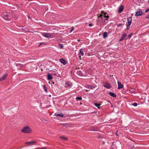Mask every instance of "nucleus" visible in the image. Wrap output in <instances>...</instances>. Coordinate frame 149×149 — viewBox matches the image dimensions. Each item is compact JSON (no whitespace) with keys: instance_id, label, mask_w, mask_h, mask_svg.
Here are the masks:
<instances>
[{"instance_id":"nucleus-1","label":"nucleus","mask_w":149,"mask_h":149,"mask_svg":"<svg viewBox=\"0 0 149 149\" xmlns=\"http://www.w3.org/2000/svg\"><path fill=\"white\" fill-rule=\"evenodd\" d=\"M21 131L23 133H29L32 132V130L30 127L26 126L24 127L22 129Z\"/></svg>"},{"instance_id":"nucleus-2","label":"nucleus","mask_w":149,"mask_h":149,"mask_svg":"<svg viewBox=\"0 0 149 149\" xmlns=\"http://www.w3.org/2000/svg\"><path fill=\"white\" fill-rule=\"evenodd\" d=\"M42 35L43 36L47 38H53L54 37V36L52 35V34L50 33H43Z\"/></svg>"},{"instance_id":"nucleus-3","label":"nucleus","mask_w":149,"mask_h":149,"mask_svg":"<svg viewBox=\"0 0 149 149\" xmlns=\"http://www.w3.org/2000/svg\"><path fill=\"white\" fill-rule=\"evenodd\" d=\"M4 18L6 20H9L10 19L9 14L7 12L4 13H3Z\"/></svg>"},{"instance_id":"nucleus-4","label":"nucleus","mask_w":149,"mask_h":149,"mask_svg":"<svg viewBox=\"0 0 149 149\" xmlns=\"http://www.w3.org/2000/svg\"><path fill=\"white\" fill-rule=\"evenodd\" d=\"M101 13H102V14L101 15H100V16H98V17H100V18L101 17V18H102V16L103 17H104L105 18L109 17V16L108 15L107 16V15H106L107 13H105L104 12H103V11H102Z\"/></svg>"},{"instance_id":"nucleus-5","label":"nucleus","mask_w":149,"mask_h":149,"mask_svg":"<svg viewBox=\"0 0 149 149\" xmlns=\"http://www.w3.org/2000/svg\"><path fill=\"white\" fill-rule=\"evenodd\" d=\"M36 143V141H33L29 142H26L25 143V144L27 145H32L35 144Z\"/></svg>"},{"instance_id":"nucleus-6","label":"nucleus","mask_w":149,"mask_h":149,"mask_svg":"<svg viewBox=\"0 0 149 149\" xmlns=\"http://www.w3.org/2000/svg\"><path fill=\"white\" fill-rule=\"evenodd\" d=\"M84 54V53H83V49H81L79 50V57L80 59H81V56H83Z\"/></svg>"},{"instance_id":"nucleus-7","label":"nucleus","mask_w":149,"mask_h":149,"mask_svg":"<svg viewBox=\"0 0 149 149\" xmlns=\"http://www.w3.org/2000/svg\"><path fill=\"white\" fill-rule=\"evenodd\" d=\"M104 86L107 88H110L111 86L109 83H106L104 84Z\"/></svg>"},{"instance_id":"nucleus-8","label":"nucleus","mask_w":149,"mask_h":149,"mask_svg":"<svg viewBox=\"0 0 149 149\" xmlns=\"http://www.w3.org/2000/svg\"><path fill=\"white\" fill-rule=\"evenodd\" d=\"M124 9V6L123 5H121L118 8V12L119 13H121Z\"/></svg>"},{"instance_id":"nucleus-9","label":"nucleus","mask_w":149,"mask_h":149,"mask_svg":"<svg viewBox=\"0 0 149 149\" xmlns=\"http://www.w3.org/2000/svg\"><path fill=\"white\" fill-rule=\"evenodd\" d=\"M7 74L6 73L4 74L2 77H0L1 81H2L5 80L6 77H7Z\"/></svg>"},{"instance_id":"nucleus-10","label":"nucleus","mask_w":149,"mask_h":149,"mask_svg":"<svg viewBox=\"0 0 149 149\" xmlns=\"http://www.w3.org/2000/svg\"><path fill=\"white\" fill-rule=\"evenodd\" d=\"M59 61L61 63H63L64 65H65L67 63L65 59L63 58L60 59Z\"/></svg>"},{"instance_id":"nucleus-11","label":"nucleus","mask_w":149,"mask_h":149,"mask_svg":"<svg viewBox=\"0 0 149 149\" xmlns=\"http://www.w3.org/2000/svg\"><path fill=\"white\" fill-rule=\"evenodd\" d=\"M118 89H120L123 88V86L119 81H118Z\"/></svg>"},{"instance_id":"nucleus-12","label":"nucleus","mask_w":149,"mask_h":149,"mask_svg":"<svg viewBox=\"0 0 149 149\" xmlns=\"http://www.w3.org/2000/svg\"><path fill=\"white\" fill-rule=\"evenodd\" d=\"M132 17H128L127 18V20L128 22V24H129V25H130L131 23L132 22Z\"/></svg>"},{"instance_id":"nucleus-13","label":"nucleus","mask_w":149,"mask_h":149,"mask_svg":"<svg viewBox=\"0 0 149 149\" xmlns=\"http://www.w3.org/2000/svg\"><path fill=\"white\" fill-rule=\"evenodd\" d=\"M72 85V84L70 82H66L65 84V87H70Z\"/></svg>"},{"instance_id":"nucleus-14","label":"nucleus","mask_w":149,"mask_h":149,"mask_svg":"<svg viewBox=\"0 0 149 149\" xmlns=\"http://www.w3.org/2000/svg\"><path fill=\"white\" fill-rule=\"evenodd\" d=\"M86 87L90 89H92L95 88V86H93L92 85H87Z\"/></svg>"},{"instance_id":"nucleus-15","label":"nucleus","mask_w":149,"mask_h":149,"mask_svg":"<svg viewBox=\"0 0 149 149\" xmlns=\"http://www.w3.org/2000/svg\"><path fill=\"white\" fill-rule=\"evenodd\" d=\"M47 79L48 80H51L52 79V77L51 74L49 73L47 74Z\"/></svg>"},{"instance_id":"nucleus-16","label":"nucleus","mask_w":149,"mask_h":149,"mask_svg":"<svg viewBox=\"0 0 149 149\" xmlns=\"http://www.w3.org/2000/svg\"><path fill=\"white\" fill-rule=\"evenodd\" d=\"M54 115L57 116H61L62 117H63V115L62 113H56L54 114Z\"/></svg>"},{"instance_id":"nucleus-17","label":"nucleus","mask_w":149,"mask_h":149,"mask_svg":"<svg viewBox=\"0 0 149 149\" xmlns=\"http://www.w3.org/2000/svg\"><path fill=\"white\" fill-rule=\"evenodd\" d=\"M143 13L142 12L139 11L137 12L136 13V15L137 16H141L142 15Z\"/></svg>"},{"instance_id":"nucleus-18","label":"nucleus","mask_w":149,"mask_h":149,"mask_svg":"<svg viewBox=\"0 0 149 149\" xmlns=\"http://www.w3.org/2000/svg\"><path fill=\"white\" fill-rule=\"evenodd\" d=\"M109 94L111 96L113 97H116V95L112 92H110L109 93Z\"/></svg>"},{"instance_id":"nucleus-19","label":"nucleus","mask_w":149,"mask_h":149,"mask_svg":"<svg viewBox=\"0 0 149 149\" xmlns=\"http://www.w3.org/2000/svg\"><path fill=\"white\" fill-rule=\"evenodd\" d=\"M108 36L107 33L106 32H105L103 33V38H106Z\"/></svg>"},{"instance_id":"nucleus-20","label":"nucleus","mask_w":149,"mask_h":149,"mask_svg":"<svg viewBox=\"0 0 149 149\" xmlns=\"http://www.w3.org/2000/svg\"><path fill=\"white\" fill-rule=\"evenodd\" d=\"M77 74L79 76H81L82 74V72L81 71H79L77 72Z\"/></svg>"},{"instance_id":"nucleus-21","label":"nucleus","mask_w":149,"mask_h":149,"mask_svg":"<svg viewBox=\"0 0 149 149\" xmlns=\"http://www.w3.org/2000/svg\"><path fill=\"white\" fill-rule=\"evenodd\" d=\"M60 138L64 141L66 140L67 139V138L66 137L62 136L60 137Z\"/></svg>"},{"instance_id":"nucleus-22","label":"nucleus","mask_w":149,"mask_h":149,"mask_svg":"<svg viewBox=\"0 0 149 149\" xmlns=\"http://www.w3.org/2000/svg\"><path fill=\"white\" fill-rule=\"evenodd\" d=\"M58 47L59 48H60V49H63V45L61 44H59Z\"/></svg>"},{"instance_id":"nucleus-23","label":"nucleus","mask_w":149,"mask_h":149,"mask_svg":"<svg viewBox=\"0 0 149 149\" xmlns=\"http://www.w3.org/2000/svg\"><path fill=\"white\" fill-rule=\"evenodd\" d=\"M127 34L126 33H124L123 36H122V38L123 39H124L126 37V36H127Z\"/></svg>"},{"instance_id":"nucleus-24","label":"nucleus","mask_w":149,"mask_h":149,"mask_svg":"<svg viewBox=\"0 0 149 149\" xmlns=\"http://www.w3.org/2000/svg\"><path fill=\"white\" fill-rule=\"evenodd\" d=\"M95 106L97 107L98 108H99L100 104L97 103H95Z\"/></svg>"},{"instance_id":"nucleus-25","label":"nucleus","mask_w":149,"mask_h":149,"mask_svg":"<svg viewBox=\"0 0 149 149\" xmlns=\"http://www.w3.org/2000/svg\"><path fill=\"white\" fill-rule=\"evenodd\" d=\"M76 99L77 100H81L82 99V98L81 97H77L76 98Z\"/></svg>"},{"instance_id":"nucleus-26","label":"nucleus","mask_w":149,"mask_h":149,"mask_svg":"<svg viewBox=\"0 0 149 149\" xmlns=\"http://www.w3.org/2000/svg\"><path fill=\"white\" fill-rule=\"evenodd\" d=\"M43 88H44V89L45 90V91L46 92H47V89L46 88V87H45V86L44 85H43Z\"/></svg>"},{"instance_id":"nucleus-27","label":"nucleus","mask_w":149,"mask_h":149,"mask_svg":"<svg viewBox=\"0 0 149 149\" xmlns=\"http://www.w3.org/2000/svg\"><path fill=\"white\" fill-rule=\"evenodd\" d=\"M132 105L134 107H136L137 106V104L136 103H133Z\"/></svg>"},{"instance_id":"nucleus-28","label":"nucleus","mask_w":149,"mask_h":149,"mask_svg":"<svg viewBox=\"0 0 149 149\" xmlns=\"http://www.w3.org/2000/svg\"><path fill=\"white\" fill-rule=\"evenodd\" d=\"M17 66H21V67H22V66H23V65L22 64L19 63V64H17Z\"/></svg>"},{"instance_id":"nucleus-29","label":"nucleus","mask_w":149,"mask_h":149,"mask_svg":"<svg viewBox=\"0 0 149 149\" xmlns=\"http://www.w3.org/2000/svg\"><path fill=\"white\" fill-rule=\"evenodd\" d=\"M130 91L132 92V93H134V90L132 88H131L130 89Z\"/></svg>"},{"instance_id":"nucleus-30","label":"nucleus","mask_w":149,"mask_h":149,"mask_svg":"<svg viewBox=\"0 0 149 149\" xmlns=\"http://www.w3.org/2000/svg\"><path fill=\"white\" fill-rule=\"evenodd\" d=\"M72 29L70 31V33H71V32H72V31H73L74 30V28L73 27H72Z\"/></svg>"},{"instance_id":"nucleus-31","label":"nucleus","mask_w":149,"mask_h":149,"mask_svg":"<svg viewBox=\"0 0 149 149\" xmlns=\"http://www.w3.org/2000/svg\"><path fill=\"white\" fill-rule=\"evenodd\" d=\"M149 11V8L148 9H147L145 11V13H147V12H148V11Z\"/></svg>"},{"instance_id":"nucleus-32","label":"nucleus","mask_w":149,"mask_h":149,"mask_svg":"<svg viewBox=\"0 0 149 149\" xmlns=\"http://www.w3.org/2000/svg\"><path fill=\"white\" fill-rule=\"evenodd\" d=\"M132 33H131L130 34V35H128V37L130 38H131V36L132 35Z\"/></svg>"},{"instance_id":"nucleus-33","label":"nucleus","mask_w":149,"mask_h":149,"mask_svg":"<svg viewBox=\"0 0 149 149\" xmlns=\"http://www.w3.org/2000/svg\"><path fill=\"white\" fill-rule=\"evenodd\" d=\"M130 25H129V24H128V25L127 26V29H129L130 28Z\"/></svg>"},{"instance_id":"nucleus-34","label":"nucleus","mask_w":149,"mask_h":149,"mask_svg":"<svg viewBox=\"0 0 149 149\" xmlns=\"http://www.w3.org/2000/svg\"><path fill=\"white\" fill-rule=\"evenodd\" d=\"M123 39L122 38L121 39H120L119 40V41H121L122 40H123Z\"/></svg>"},{"instance_id":"nucleus-35","label":"nucleus","mask_w":149,"mask_h":149,"mask_svg":"<svg viewBox=\"0 0 149 149\" xmlns=\"http://www.w3.org/2000/svg\"><path fill=\"white\" fill-rule=\"evenodd\" d=\"M93 25L91 23L89 24V26H91Z\"/></svg>"},{"instance_id":"nucleus-36","label":"nucleus","mask_w":149,"mask_h":149,"mask_svg":"<svg viewBox=\"0 0 149 149\" xmlns=\"http://www.w3.org/2000/svg\"><path fill=\"white\" fill-rule=\"evenodd\" d=\"M146 18L149 19V15L146 17Z\"/></svg>"},{"instance_id":"nucleus-37","label":"nucleus","mask_w":149,"mask_h":149,"mask_svg":"<svg viewBox=\"0 0 149 149\" xmlns=\"http://www.w3.org/2000/svg\"><path fill=\"white\" fill-rule=\"evenodd\" d=\"M46 149V148L45 147H42V148L41 149Z\"/></svg>"},{"instance_id":"nucleus-38","label":"nucleus","mask_w":149,"mask_h":149,"mask_svg":"<svg viewBox=\"0 0 149 149\" xmlns=\"http://www.w3.org/2000/svg\"><path fill=\"white\" fill-rule=\"evenodd\" d=\"M43 44L42 43H40V45L38 46H39L41 45L42 44Z\"/></svg>"},{"instance_id":"nucleus-39","label":"nucleus","mask_w":149,"mask_h":149,"mask_svg":"<svg viewBox=\"0 0 149 149\" xmlns=\"http://www.w3.org/2000/svg\"><path fill=\"white\" fill-rule=\"evenodd\" d=\"M77 41H78V42H79L80 41V40H77Z\"/></svg>"},{"instance_id":"nucleus-40","label":"nucleus","mask_w":149,"mask_h":149,"mask_svg":"<svg viewBox=\"0 0 149 149\" xmlns=\"http://www.w3.org/2000/svg\"><path fill=\"white\" fill-rule=\"evenodd\" d=\"M88 91V90H86V91Z\"/></svg>"},{"instance_id":"nucleus-41","label":"nucleus","mask_w":149,"mask_h":149,"mask_svg":"<svg viewBox=\"0 0 149 149\" xmlns=\"http://www.w3.org/2000/svg\"><path fill=\"white\" fill-rule=\"evenodd\" d=\"M116 135H117V134L116 133Z\"/></svg>"},{"instance_id":"nucleus-42","label":"nucleus","mask_w":149,"mask_h":149,"mask_svg":"<svg viewBox=\"0 0 149 149\" xmlns=\"http://www.w3.org/2000/svg\"><path fill=\"white\" fill-rule=\"evenodd\" d=\"M49 96L50 97V96H51V95H49Z\"/></svg>"}]
</instances>
